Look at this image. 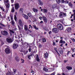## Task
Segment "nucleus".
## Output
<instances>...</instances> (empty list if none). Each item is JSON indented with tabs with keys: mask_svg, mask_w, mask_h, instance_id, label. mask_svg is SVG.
Listing matches in <instances>:
<instances>
[{
	"mask_svg": "<svg viewBox=\"0 0 75 75\" xmlns=\"http://www.w3.org/2000/svg\"><path fill=\"white\" fill-rule=\"evenodd\" d=\"M44 75H48V74H45Z\"/></svg>",
	"mask_w": 75,
	"mask_h": 75,
	"instance_id": "obj_64",
	"label": "nucleus"
},
{
	"mask_svg": "<svg viewBox=\"0 0 75 75\" xmlns=\"http://www.w3.org/2000/svg\"><path fill=\"white\" fill-rule=\"evenodd\" d=\"M29 26H30V27H29V28H31V25H29Z\"/></svg>",
	"mask_w": 75,
	"mask_h": 75,
	"instance_id": "obj_63",
	"label": "nucleus"
},
{
	"mask_svg": "<svg viewBox=\"0 0 75 75\" xmlns=\"http://www.w3.org/2000/svg\"><path fill=\"white\" fill-rule=\"evenodd\" d=\"M18 47V45L14 43L13 45V49H16Z\"/></svg>",
	"mask_w": 75,
	"mask_h": 75,
	"instance_id": "obj_12",
	"label": "nucleus"
},
{
	"mask_svg": "<svg viewBox=\"0 0 75 75\" xmlns=\"http://www.w3.org/2000/svg\"><path fill=\"white\" fill-rule=\"evenodd\" d=\"M57 27L60 30H62L64 28L63 26L60 24H57Z\"/></svg>",
	"mask_w": 75,
	"mask_h": 75,
	"instance_id": "obj_4",
	"label": "nucleus"
},
{
	"mask_svg": "<svg viewBox=\"0 0 75 75\" xmlns=\"http://www.w3.org/2000/svg\"><path fill=\"white\" fill-rule=\"evenodd\" d=\"M6 75H11V73L10 71H8Z\"/></svg>",
	"mask_w": 75,
	"mask_h": 75,
	"instance_id": "obj_42",
	"label": "nucleus"
},
{
	"mask_svg": "<svg viewBox=\"0 0 75 75\" xmlns=\"http://www.w3.org/2000/svg\"><path fill=\"white\" fill-rule=\"evenodd\" d=\"M43 69L44 71H46V72H47L48 71V69H46V68H44Z\"/></svg>",
	"mask_w": 75,
	"mask_h": 75,
	"instance_id": "obj_32",
	"label": "nucleus"
},
{
	"mask_svg": "<svg viewBox=\"0 0 75 75\" xmlns=\"http://www.w3.org/2000/svg\"><path fill=\"white\" fill-rule=\"evenodd\" d=\"M33 28H35V29L36 30H38V28L37 27V26H35V25H33Z\"/></svg>",
	"mask_w": 75,
	"mask_h": 75,
	"instance_id": "obj_22",
	"label": "nucleus"
},
{
	"mask_svg": "<svg viewBox=\"0 0 75 75\" xmlns=\"http://www.w3.org/2000/svg\"><path fill=\"white\" fill-rule=\"evenodd\" d=\"M16 59L17 61H19V58H18V57L17 56L16 57Z\"/></svg>",
	"mask_w": 75,
	"mask_h": 75,
	"instance_id": "obj_34",
	"label": "nucleus"
},
{
	"mask_svg": "<svg viewBox=\"0 0 75 75\" xmlns=\"http://www.w3.org/2000/svg\"><path fill=\"white\" fill-rule=\"evenodd\" d=\"M51 33H52V32L50 31L49 32V34H51Z\"/></svg>",
	"mask_w": 75,
	"mask_h": 75,
	"instance_id": "obj_58",
	"label": "nucleus"
},
{
	"mask_svg": "<svg viewBox=\"0 0 75 75\" xmlns=\"http://www.w3.org/2000/svg\"><path fill=\"white\" fill-rule=\"evenodd\" d=\"M71 30H72V29L70 27L68 28L67 29V31L69 33H70L71 31Z\"/></svg>",
	"mask_w": 75,
	"mask_h": 75,
	"instance_id": "obj_18",
	"label": "nucleus"
},
{
	"mask_svg": "<svg viewBox=\"0 0 75 75\" xmlns=\"http://www.w3.org/2000/svg\"><path fill=\"white\" fill-rule=\"evenodd\" d=\"M14 73H16V70H14Z\"/></svg>",
	"mask_w": 75,
	"mask_h": 75,
	"instance_id": "obj_59",
	"label": "nucleus"
},
{
	"mask_svg": "<svg viewBox=\"0 0 75 75\" xmlns=\"http://www.w3.org/2000/svg\"><path fill=\"white\" fill-rule=\"evenodd\" d=\"M10 16L11 20H13V16H11V15Z\"/></svg>",
	"mask_w": 75,
	"mask_h": 75,
	"instance_id": "obj_51",
	"label": "nucleus"
},
{
	"mask_svg": "<svg viewBox=\"0 0 75 75\" xmlns=\"http://www.w3.org/2000/svg\"><path fill=\"white\" fill-rule=\"evenodd\" d=\"M23 44H24L25 45H26L27 46H28V45H29V43H28L26 42H23Z\"/></svg>",
	"mask_w": 75,
	"mask_h": 75,
	"instance_id": "obj_29",
	"label": "nucleus"
},
{
	"mask_svg": "<svg viewBox=\"0 0 75 75\" xmlns=\"http://www.w3.org/2000/svg\"><path fill=\"white\" fill-rule=\"evenodd\" d=\"M42 23H43V21H41V22H40V23L42 24Z\"/></svg>",
	"mask_w": 75,
	"mask_h": 75,
	"instance_id": "obj_62",
	"label": "nucleus"
},
{
	"mask_svg": "<svg viewBox=\"0 0 75 75\" xmlns=\"http://www.w3.org/2000/svg\"><path fill=\"white\" fill-rule=\"evenodd\" d=\"M52 8L53 10H55V9H59L60 7L58 6H57V4H54L52 5Z\"/></svg>",
	"mask_w": 75,
	"mask_h": 75,
	"instance_id": "obj_3",
	"label": "nucleus"
},
{
	"mask_svg": "<svg viewBox=\"0 0 75 75\" xmlns=\"http://www.w3.org/2000/svg\"><path fill=\"white\" fill-rule=\"evenodd\" d=\"M59 52L60 54H62L63 51H62V49L61 48H60L59 49Z\"/></svg>",
	"mask_w": 75,
	"mask_h": 75,
	"instance_id": "obj_17",
	"label": "nucleus"
},
{
	"mask_svg": "<svg viewBox=\"0 0 75 75\" xmlns=\"http://www.w3.org/2000/svg\"><path fill=\"white\" fill-rule=\"evenodd\" d=\"M0 24L1 26H2L3 27H5V25H4L3 24H2V23H1Z\"/></svg>",
	"mask_w": 75,
	"mask_h": 75,
	"instance_id": "obj_49",
	"label": "nucleus"
},
{
	"mask_svg": "<svg viewBox=\"0 0 75 75\" xmlns=\"http://www.w3.org/2000/svg\"><path fill=\"white\" fill-rule=\"evenodd\" d=\"M27 52H27V51H26V52H25L24 53V54H25H25H27Z\"/></svg>",
	"mask_w": 75,
	"mask_h": 75,
	"instance_id": "obj_56",
	"label": "nucleus"
},
{
	"mask_svg": "<svg viewBox=\"0 0 75 75\" xmlns=\"http://www.w3.org/2000/svg\"><path fill=\"white\" fill-rule=\"evenodd\" d=\"M29 52H31V46H30L29 47Z\"/></svg>",
	"mask_w": 75,
	"mask_h": 75,
	"instance_id": "obj_39",
	"label": "nucleus"
},
{
	"mask_svg": "<svg viewBox=\"0 0 75 75\" xmlns=\"http://www.w3.org/2000/svg\"><path fill=\"white\" fill-rule=\"evenodd\" d=\"M39 18V19H40V20H42V18L41 17H40Z\"/></svg>",
	"mask_w": 75,
	"mask_h": 75,
	"instance_id": "obj_60",
	"label": "nucleus"
},
{
	"mask_svg": "<svg viewBox=\"0 0 75 75\" xmlns=\"http://www.w3.org/2000/svg\"><path fill=\"white\" fill-rule=\"evenodd\" d=\"M38 2L39 3V4H40V6H42V5H43V2L41 1V0H39Z\"/></svg>",
	"mask_w": 75,
	"mask_h": 75,
	"instance_id": "obj_19",
	"label": "nucleus"
},
{
	"mask_svg": "<svg viewBox=\"0 0 75 75\" xmlns=\"http://www.w3.org/2000/svg\"><path fill=\"white\" fill-rule=\"evenodd\" d=\"M14 11H15L14 7H12V8L11 11L12 12V13H14Z\"/></svg>",
	"mask_w": 75,
	"mask_h": 75,
	"instance_id": "obj_26",
	"label": "nucleus"
},
{
	"mask_svg": "<svg viewBox=\"0 0 75 75\" xmlns=\"http://www.w3.org/2000/svg\"><path fill=\"white\" fill-rule=\"evenodd\" d=\"M18 38L19 39V41H20V39L21 38V42L22 43V44H23V40H22V38H21V37H20V36H18Z\"/></svg>",
	"mask_w": 75,
	"mask_h": 75,
	"instance_id": "obj_20",
	"label": "nucleus"
},
{
	"mask_svg": "<svg viewBox=\"0 0 75 75\" xmlns=\"http://www.w3.org/2000/svg\"><path fill=\"white\" fill-rule=\"evenodd\" d=\"M31 56H32V54L28 56V58H29V59H31Z\"/></svg>",
	"mask_w": 75,
	"mask_h": 75,
	"instance_id": "obj_44",
	"label": "nucleus"
},
{
	"mask_svg": "<svg viewBox=\"0 0 75 75\" xmlns=\"http://www.w3.org/2000/svg\"><path fill=\"white\" fill-rule=\"evenodd\" d=\"M22 16H23L24 18H25V19L27 20L28 19V16L27 15H26L24 14L23 13L22 14Z\"/></svg>",
	"mask_w": 75,
	"mask_h": 75,
	"instance_id": "obj_8",
	"label": "nucleus"
},
{
	"mask_svg": "<svg viewBox=\"0 0 75 75\" xmlns=\"http://www.w3.org/2000/svg\"><path fill=\"white\" fill-rule=\"evenodd\" d=\"M39 46H40V48H41V47H42V45H39Z\"/></svg>",
	"mask_w": 75,
	"mask_h": 75,
	"instance_id": "obj_61",
	"label": "nucleus"
},
{
	"mask_svg": "<svg viewBox=\"0 0 75 75\" xmlns=\"http://www.w3.org/2000/svg\"><path fill=\"white\" fill-rule=\"evenodd\" d=\"M5 52L6 54H10V49L9 48H7L5 49Z\"/></svg>",
	"mask_w": 75,
	"mask_h": 75,
	"instance_id": "obj_7",
	"label": "nucleus"
},
{
	"mask_svg": "<svg viewBox=\"0 0 75 75\" xmlns=\"http://www.w3.org/2000/svg\"><path fill=\"white\" fill-rule=\"evenodd\" d=\"M1 33L3 35H8V32L6 31H1Z\"/></svg>",
	"mask_w": 75,
	"mask_h": 75,
	"instance_id": "obj_6",
	"label": "nucleus"
},
{
	"mask_svg": "<svg viewBox=\"0 0 75 75\" xmlns=\"http://www.w3.org/2000/svg\"><path fill=\"white\" fill-rule=\"evenodd\" d=\"M24 28L25 31H27V30H28V26L27 25H24Z\"/></svg>",
	"mask_w": 75,
	"mask_h": 75,
	"instance_id": "obj_16",
	"label": "nucleus"
},
{
	"mask_svg": "<svg viewBox=\"0 0 75 75\" xmlns=\"http://www.w3.org/2000/svg\"><path fill=\"white\" fill-rule=\"evenodd\" d=\"M24 61V60H23V59H21V63H23Z\"/></svg>",
	"mask_w": 75,
	"mask_h": 75,
	"instance_id": "obj_45",
	"label": "nucleus"
},
{
	"mask_svg": "<svg viewBox=\"0 0 75 75\" xmlns=\"http://www.w3.org/2000/svg\"><path fill=\"white\" fill-rule=\"evenodd\" d=\"M6 40L9 43L12 42V39H7Z\"/></svg>",
	"mask_w": 75,
	"mask_h": 75,
	"instance_id": "obj_15",
	"label": "nucleus"
},
{
	"mask_svg": "<svg viewBox=\"0 0 75 75\" xmlns=\"http://www.w3.org/2000/svg\"><path fill=\"white\" fill-rule=\"evenodd\" d=\"M43 21H44L45 23H47V18H46L45 17L43 16Z\"/></svg>",
	"mask_w": 75,
	"mask_h": 75,
	"instance_id": "obj_13",
	"label": "nucleus"
},
{
	"mask_svg": "<svg viewBox=\"0 0 75 75\" xmlns=\"http://www.w3.org/2000/svg\"><path fill=\"white\" fill-rule=\"evenodd\" d=\"M8 58L9 59H12V57L11 56H9L8 57Z\"/></svg>",
	"mask_w": 75,
	"mask_h": 75,
	"instance_id": "obj_46",
	"label": "nucleus"
},
{
	"mask_svg": "<svg viewBox=\"0 0 75 75\" xmlns=\"http://www.w3.org/2000/svg\"><path fill=\"white\" fill-rule=\"evenodd\" d=\"M15 8L16 10H18V8L20 7V5L18 3H16L15 4Z\"/></svg>",
	"mask_w": 75,
	"mask_h": 75,
	"instance_id": "obj_5",
	"label": "nucleus"
},
{
	"mask_svg": "<svg viewBox=\"0 0 75 75\" xmlns=\"http://www.w3.org/2000/svg\"><path fill=\"white\" fill-rule=\"evenodd\" d=\"M12 24L13 25H14V24L15 23V22L14 21H11Z\"/></svg>",
	"mask_w": 75,
	"mask_h": 75,
	"instance_id": "obj_37",
	"label": "nucleus"
},
{
	"mask_svg": "<svg viewBox=\"0 0 75 75\" xmlns=\"http://www.w3.org/2000/svg\"><path fill=\"white\" fill-rule=\"evenodd\" d=\"M28 15L29 17H30L31 18L33 17V16H32V14H31V13H28Z\"/></svg>",
	"mask_w": 75,
	"mask_h": 75,
	"instance_id": "obj_21",
	"label": "nucleus"
},
{
	"mask_svg": "<svg viewBox=\"0 0 75 75\" xmlns=\"http://www.w3.org/2000/svg\"><path fill=\"white\" fill-rule=\"evenodd\" d=\"M71 50H72V51H73V52H75V48H71Z\"/></svg>",
	"mask_w": 75,
	"mask_h": 75,
	"instance_id": "obj_43",
	"label": "nucleus"
},
{
	"mask_svg": "<svg viewBox=\"0 0 75 75\" xmlns=\"http://www.w3.org/2000/svg\"><path fill=\"white\" fill-rule=\"evenodd\" d=\"M10 32L11 35V33H14V32L13 31L11 30H10Z\"/></svg>",
	"mask_w": 75,
	"mask_h": 75,
	"instance_id": "obj_40",
	"label": "nucleus"
},
{
	"mask_svg": "<svg viewBox=\"0 0 75 75\" xmlns=\"http://www.w3.org/2000/svg\"><path fill=\"white\" fill-rule=\"evenodd\" d=\"M4 3L6 6V8L7 10H8L10 7V3L8 0H5Z\"/></svg>",
	"mask_w": 75,
	"mask_h": 75,
	"instance_id": "obj_2",
	"label": "nucleus"
},
{
	"mask_svg": "<svg viewBox=\"0 0 75 75\" xmlns=\"http://www.w3.org/2000/svg\"><path fill=\"white\" fill-rule=\"evenodd\" d=\"M67 68L68 69V70H71L72 69V67H69V66H67Z\"/></svg>",
	"mask_w": 75,
	"mask_h": 75,
	"instance_id": "obj_24",
	"label": "nucleus"
},
{
	"mask_svg": "<svg viewBox=\"0 0 75 75\" xmlns=\"http://www.w3.org/2000/svg\"><path fill=\"white\" fill-rule=\"evenodd\" d=\"M63 14L64 17H66V16H67V15L66 13H63Z\"/></svg>",
	"mask_w": 75,
	"mask_h": 75,
	"instance_id": "obj_50",
	"label": "nucleus"
},
{
	"mask_svg": "<svg viewBox=\"0 0 75 75\" xmlns=\"http://www.w3.org/2000/svg\"><path fill=\"white\" fill-rule=\"evenodd\" d=\"M48 57V54L47 53V52L45 53L44 54V58H47Z\"/></svg>",
	"mask_w": 75,
	"mask_h": 75,
	"instance_id": "obj_14",
	"label": "nucleus"
},
{
	"mask_svg": "<svg viewBox=\"0 0 75 75\" xmlns=\"http://www.w3.org/2000/svg\"><path fill=\"white\" fill-rule=\"evenodd\" d=\"M56 43L55 42H54V41H53V45H55Z\"/></svg>",
	"mask_w": 75,
	"mask_h": 75,
	"instance_id": "obj_47",
	"label": "nucleus"
},
{
	"mask_svg": "<svg viewBox=\"0 0 75 75\" xmlns=\"http://www.w3.org/2000/svg\"><path fill=\"white\" fill-rule=\"evenodd\" d=\"M41 11H42V12H44V13H48V10L45 9H41Z\"/></svg>",
	"mask_w": 75,
	"mask_h": 75,
	"instance_id": "obj_11",
	"label": "nucleus"
},
{
	"mask_svg": "<svg viewBox=\"0 0 75 75\" xmlns=\"http://www.w3.org/2000/svg\"><path fill=\"white\" fill-rule=\"evenodd\" d=\"M18 23L21 27V28H20L18 25L19 30H20V31H21V30H23V27L24 23L22 22V20H21V19H19L18 21Z\"/></svg>",
	"mask_w": 75,
	"mask_h": 75,
	"instance_id": "obj_1",
	"label": "nucleus"
},
{
	"mask_svg": "<svg viewBox=\"0 0 75 75\" xmlns=\"http://www.w3.org/2000/svg\"><path fill=\"white\" fill-rule=\"evenodd\" d=\"M11 2L12 3H14V0H11Z\"/></svg>",
	"mask_w": 75,
	"mask_h": 75,
	"instance_id": "obj_55",
	"label": "nucleus"
},
{
	"mask_svg": "<svg viewBox=\"0 0 75 75\" xmlns=\"http://www.w3.org/2000/svg\"><path fill=\"white\" fill-rule=\"evenodd\" d=\"M73 12L74 13L73 14L71 15V18H72V16H74V20H75V10H73Z\"/></svg>",
	"mask_w": 75,
	"mask_h": 75,
	"instance_id": "obj_9",
	"label": "nucleus"
},
{
	"mask_svg": "<svg viewBox=\"0 0 75 75\" xmlns=\"http://www.w3.org/2000/svg\"><path fill=\"white\" fill-rule=\"evenodd\" d=\"M63 13H61L59 14V16L60 17V18H62L63 16H62V14Z\"/></svg>",
	"mask_w": 75,
	"mask_h": 75,
	"instance_id": "obj_30",
	"label": "nucleus"
},
{
	"mask_svg": "<svg viewBox=\"0 0 75 75\" xmlns=\"http://www.w3.org/2000/svg\"><path fill=\"white\" fill-rule=\"evenodd\" d=\"M72 40L73 41V42H75V39H72Z\"/></svg>",
	"mask_w": 75,
	"mask_h": 75,
	"instance_id": "obj_54",
	"label": "nucleus"
},
{
	"mask_svg": "<svg viewBox=\"0 0 75 75\" xmlns=\"http://www.w3.org/2000/svg\"><path fill=\"white\" fill-rule=\"evenodd\" d=\"M54 50H55V51H56L57 52L58 54H59V53H58V51H57V48H56V47H55L54 48Z\"/></svg>",
	"mask_w": 75,
	"mask_h": 75,
	"instance_id": "obj_41",
	"label": "nucleus"
},
{
	"mask_svg": "<svg viewBox=\"0 0 75 75\" xmlns=\"http://www.w3.org/2000/svg\"><path fill=\"white\" fill-rule=\"evenodd\" d=\"M69 5L70 7H72V4L71 3V2H69Z\"/></svg>",
	"mask_w": 75,
	"mask_h": 75,
	"instance_id": "obj_36",
	"label": "nucleus"
},
{
	"mask_svg": "<svg viewBox=\"0 0 75 75\" xmlns=\"http://www.w3.org/2000/svg\"><path fill=\"white\" fill-rule=\"evenodd\" d=\"M1 10H3V11H4V8H3V7H1Z\"/></svg>",
	"mask_w": 75,
	"mask_h": 75,
	"instance_id": "obj_52",
	"label": "nucleus"
},
{
	"mask_svg": "<svg viewBox=\"0 0 75 75\" xmlns=\"http://www.w3.org/2000/svg\"><path fill=\"white\" fill-rule=\"evenodd\" d=\"M56 1L58 4H59L61 2V0H56Z\"/></svg>",
	"mask_w": 75,
	"mask_h": 75,
	"instance_id": "obj_33",
	"label": "nucleus"
},
{
	"mask_svg": "<svg viewBox=\"0 0 75 75\" xmlns=\"http://www.w3.org/2000/svg\"><path fill=\"white\" fill-rule=\"evenodd\" d=\"M67 61H67V60H64V63H66V62H67Z\"/></svg>",
	"mask_w": 75,
	"mask_h": 75,
	"instance_id": "obj_57",
	"label": "nucleus"
},
{
	"mask_svg": "<svg viewBox=\"0 0 75 75\" xmlns=\"http://www.w3.org/2000/svg\"><path fill=\"white\" fill-rule=\"evenodd\" d=\"M23 9L22 8H21L20 9V12H21V13H23Z\"/></svg>",
	"mask_w": 75,
	"mask_h": 75,
	"instance_id": "obj_38",
	"label": "nucleus"
},
{
	"mask_svg": "<svg viewBox=\"0 0 75 75\" xmlns=\"http://www.w3.org/2000/svg\"><path fill=\"white\" fill-rule=\"evenodd\" d=\"M42 41L44 42H46V39L45 38H43L42 39Z\"/></svg>",
	"mask_w": 75,
	"mask_h": 75,
	"instance_id": "obj_31",
	"label": "nucleus"
},
{
	"mask_svg": "<svg viewBox=\"0 0 75 75\" xmlns=\"http://www.w3.org/2000/svg\"><path fill=\"white\" fill-rule=\"evenodd\" d=\"M55 72H54L53 73L50 74V75H55Z\"/></svg>",
	"mask_w": 75,
	"mask_h": 75,
	"instance_id": "obj_48",
	"label": "nucleus"
},
{
	"mask_svg": "<svg viewBox=\"0 0 75 75\" xmlns=\"http://www.w3.org/2000/svg\"><path fill=\"white\" fill-rule=\"evenodd\" d=\"M62 2L63 3H67V0H61Z\"/></svg>",
	"mask_w": 75,
	"mask_h": 75,
	"instance_id": "obj_27",
	"label": "nucleus"
},
{
	"mask_svg": "<svg viewBox=\"0 0 75 75\" xmlns=\"http://www.w3.org/2000/svg\"><path fill=\"white\" fill-rule=\"evenodd\" d=\"M36 60L38 62H40V59L38 57V55H37L36 56Z\"/></svg>",
	"mask_w": 75,
	"mask_h": 75,
	"instance_id": "obj_25",
	"label": "nucleus"
},
{
	"mask_svg": "<svg viewBox=\"0 0 75 75\" xmlns=\"http://www.w3.org/2000/svg\"><path fill=\"white\" fill-rule=\"evenodd\" d=\"M33 11H34V12H35V13H36L37 12H38V10L35 9L34 8H33Z\"/></svg>",
	"mask_w": 75,
	"mask_h": 75,
	"instance_id": "obj_28",
	"label": "nucleus"
},
{
	"mask_svg": "<svg viewBox=\"0 0 75 75\" xmlns=\"http://www.w3.org/2000/svg\"><path fill=\"white\" fill-rule=\"evenodd\" d=\"M52 31L54 33H58V29L57 28H54L52 30Z\"/></svg>",
	"mask_w": 75,
	"mask_h": 75,
	"instance_id": "obj_10",
	"label": "nucleus"
},
{
	"mask_svg": "<svg viewBox=\"0 0 75 75\" xmlns=\"http://www.w3.org/2000/svg\"><path fill=\"white\" fill-rule=\"evenodd\" d=\"M14 19L15 20V21H16V22H17V16H16V15H15L14 17Z\"/></svg>",
	"mask_w": 75,
	"mask_h": 75,
	"instance_id": "obj_35",
	"label": "nucleus"
},
{
	"mask_svg": "<svg viewBox=\"0 0 75 75\" xmlns=\"http://www.w3.org/2000/svg\"><path fill=\"white\" fill-rule=\"evenodd\" d=\"M75 55V54H74L72 55L71 56L72 57H74Z\"/></svg>",
	"mask_w": 75,
	"mask_h": 75,
	"instance_id": "obj_53",
	"label": "nucleus"
},
{
	"mask_svg": "<svg viewBox=\"0 0 75 75\" xmlns=\"http://www.w3.org/2000/svg\"><path fill=\"white\" fill-rule=\"evenodd\" d=\"M59 42H60V43H61L62 44H65V41L62 40H61L59 41Z\"/></svg>",
	"mask_w": 75,
	"mask_h": 75,
	"instance_id": "obj_23",
	"label": "nucleus"
}]
</instances>
